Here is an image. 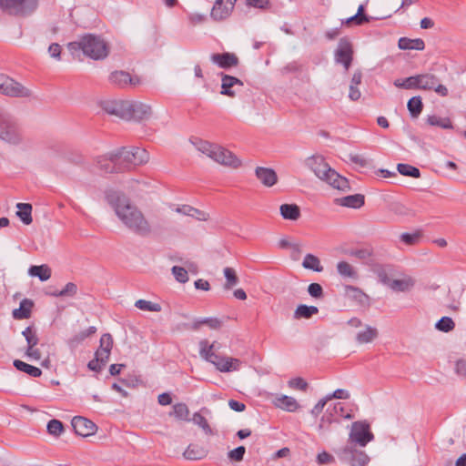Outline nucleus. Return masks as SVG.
Masks as SVG:
<instances>
[{"label":"nucleus","instance_id":"nucleus-1","mask_svg":"<svg viewBox=\"0 0 466 466\" xmlns=\"http://www.w3.org/2000/svg\"><path fill=\"white\" fill-rule=\"evenodd\" d=\"M105 199L118 219L132 232L143 236L146 219L142 210L131 202L126 194L114 188L104 191Z\"/></svg>","mask_w":466,"mask_h":466},{"label":"nucleus","instance_id":"nucleus-2","mask_svg":"<svg viewBox=\"0 0 466 466\" xmlns=\"http://www.w3.org/2000/svg\"><path fill=\"white\" fill-rule=\"evenodd\" d=\"M98 106L106 114L127 122L138 123L146 116V106L140 101L106 98L98 101Z\"/></svg>","mask_w":466,"mask_h":466},{"label":"nucleus","instance_id":"nucleus-3","mask_svg":"<svg viewBox=\"0 0 466 466\" xmlns=\"http://www.w3.org/2000/svg\"><path fill=\"white\" fill-rule=\"evenodd\" d=\"M126 149L127 147H120L99 157L96 161L98 168L106 174H112L123 172L136 165L137 152Z\"/></svg>","mask_w":466,"mask_h":466},{"label":"nucleus","instance_id":"nucleus-4","mask_svg":"<svg viewBox=\"0 0 466 466\" xmlns=\"http://www.w3.org/2000/svg\"><path fill=\"white\" fill-rule=\"evenodd\" d=\"M68 50L75 55L77 51L94 60H102L108 56V46L100 36L86 34L77 41L70 42L67 45Z\"/></svg>","mask_w":466,"mask_h":466},{"label":"nucleus","instance_id":"nucleus-5","mask_svg":"<svg viewBox=\"0 0 466 466\" xmlns=\"http://www.w3.org/2000/svg\"><path fill=\"white\" fill-rule=\"evenodd\" d=\"M198 345L200 357L213 364L218 371L226 373L239 370L241 361L236 358L218 355L215 350H218V347L215 342L209 344L207 339H202Z\"/></svg>","mask_w":466,"mask_h":466},{"label":"nucleus","instance_id":"nucleus-6","mask_svg":"<svg viewBox=\"0 0 466 466\" xmlns=\"http://www.w3.org/2000/svg\"><path fill=\"white\" fill-rule=\"evenodd\" d=\"M0 140L12 145L24 144L27 137L17 123L9 114L0 107Z\"/></svg>","mask_w":466,"mask_h":466},{"label":"nucleus","instance_id":"nucleus-7","mask_svg":"<svg viewBox=\"0 0 466 466\" xmlns=\"http://www.w3.org/2000/svg\"><path fill=\"white\" fill-rule=\"evenodd\" d=\"M37 5L38 0H0V7L5 13L18 17L31 15Z\"/></svg>","mask_w":466,"mask_h":466},{"label":"nucleus","instance_id":"nucleus-8","mask_svg":"<svg viewBox=\"0 0 466 466\" xmlns=\"http://www.w3.org/2000/svg\"><path fill=\"white\" fill-rule=\"evenodd\" d=\"M198 151L220 165L237 168L241 161L228 147H198Z\"/></svg>","mask_w":466,"mask_h":466},{"label":"nucleus","instance_id":"nucleus-9","mask_svg":"<svg viewBox=\"0 0 466 466\" xmlns=\"http://www.w3.org/2000/svg\"><path fill=\"white\" fill-rule=\"evenodd\" d=\"M335 452L339 461L348 466H365L370 462V457L365 451L350 445H346Z\"/></svg>","mask_w":466,"mask_h":466},{"label":"nucleus","instance_id":"nucleus-10","mask_svg":"<svg viewBox=\"0 0 466 466\" xmlns=\"http://www.w3.org/2000/svg\"><path fill=\"white\" fill-rule=\"evenodd\" d=\"M0 94L11 97H29L32 92L15 79L0 74Z\"/></svg>","mask_w":466,"mask_h":466},{"label":"nucleus","instance_id":"nucleus-11","mask_svg":"<svg viewBox=\"0 0 466 466\" xmlns=\"http://www.w3.org/2000/svg\"><path fill=\"white\" fill-rule=\"evenodd\" d=\"M349 440L350 442H354L360 447H365L370 441L374 440V435L370 431V424L361 420L353 422Z\"/></svg>","mask_w":466,"mask_h":466},{"label":"nucleus","instance_id":"nucleus-12","mask_svg":"<svg viewBox=\"0 0 466 466\" xmlns=\"http://www.w3.org/2000/svg\"><path fill=\"white\" fill-rule=\"evenodd\" d=\"M108 81L112 86L121 89L136 87L142 83L139 76H131L128 72L123 70H116L110 73Z\"/></svg>","mask_w":466,"mask_h":466},{"label":"nucleus","instance_id":"nucleus-13","mask_svg":"<svg viewBox=\"0 0 466 466\" xmlns=\"http://www.w3.org/2000/svg\"><path fill=\"white\" fill-rule=\"evenodd\" d=\"M418 89L422 90H434L441 96H447L449 92L448 88L441 85L435 75L422 74L418 75Z\"/></svg>","mask_w":466,"mask_h":466},{"label":"nucleus","instance_id":"nucleus-14","mask_svg":"<svg viewBox=\"0 0 466 466\" xmlns=\"http://www.w3.org/2000/svg\"><path fill=\"white\" fill-rule=\"evenodd\" d=\"M352 59L353 48L351 43L346 38L339 39L335 51L336 63L342 64L345 70L347 71L351 65Z\"/></svg>","mask_w":466,"mask_h":466},{"label":"nucleus","instance_id":"nucleus-15","mask_svg":"<svg viewBox=\"0 0 466 466\" xmlns=\"http://www.w3.org/2000/svg\"><path fill=\"white\" fill-rule=\"evenodd\" d=\"M320 179L326 181L332 187L338 190L344 192L350 190L349 180L346 177L340 176L331 167L329 169H326L325 176H322Z\"/></svg>","mask_w":466,"mask_h":466},{"label":"nucleus","instance_id":"nucleus-16","mask_svg":"<svg viewBox=\"0 0 466 466\" xmlns=\"http://www.w3.org/2000/svg\"><path fill=\"white\" fill-rule=\"evenodd\" d=\"M320 179L326 181L332 187L338 190L344 192L350 190L349 180L346 177L340 176L331 167L329 169H326L325 176H322Z\"/></svg>","mask_w":466,"mask_h":466},{"label":"nucleus","instance_id":"nucleus-17","mask_svg":"<svg viewBox=\"0 0 466 466\" xmlns=\"http://www.w3.org/2000/svg\"><path fill=\"white\" fill-rule=\"evenodd\" d=\"M71 423L75 432L82 437L91 436L96 431V424L85 417L76 416Z\"/></svg>","mask_w":466,"mask_h":466},{"label":"nucleus","instance_id":"nucleus-18","mask_svg":"<svg viewBox=\"0 0 466 466\" xmlns=\"http://www.w3.org/2000/svg\"><path fill=\"white\" fill-rule=\"evenodd\" d=\"M221 94L233 97L243 87V82L232 76L222 74Z\"/></svg>","mask_w":466,"mask_h":466},{"label":"nucleus","instance_id":"nucleus-19","mask_svg":"<svg viewBox=\"0 0 466 466\" xmlns=\"http://www.w3.org/2000/svg\"><path fill=\"white\" fill-rule=\"evenodd\" d=\"M234 5L231 3H228L225 0H216L211 12L210 16L215 21H222L230 16Z\"/></svg>","mask_w":466,"mask_h":466},{"label":"nucleus","instance_id":"nucleus-20","mask_svg":"<svg viewBox=\"0 0 466 466\" xmlns=\"http://www.w3.org/2000/svg\"><path fill=\"white\" fill-rule=\"evenodd\" d=\"M113 347V338L110 334H103L100 338V345L95 353L97 360H100L102 365H106L109 360L111 350Z\"/></svg>","mask_w":466,"mask_h":466},{"label":"nucleus","instance_id":"nucleus-21","mask_svg":"<svg viewBox=\"0 0 466 466\" xmlns=\"http://www.w3.org/2000/svg\"><path fill=\"white\" fill-rule=\"evenodd\" d=\"M255 176L259 182L266 187H271L278 183V175L273 168L257 167Z\"/></svg>","mask_w":466,"mask_h":466},{"label":"nucleus","instance_id":"nucleus-22","mask_svg":"<svg viewBox=\"0 0 466 466\" xmlns=\"http://www.w3.org/2000/svg\"><path fill=\"white\" fill-rule=\"evenodd\" d=\"M305 165L313 171L319 178L325 176L326 169L330 168L321 155H313L308 157L305 160Z\"/></svg>","mask_w":466,"mask_h":466},{"label":"nucleus","instance_id":"nucleus-23","mask_svg":"<svg viewBox=\"0 0 466 466\" xmlns=\"http://www.w3.org/2000/svg\"><path fill=\"white\" fill-rule=\"evenodd\" d=\"M210 59L214 64L225 69L236 66L238 64V58L232 53L213 54Z\"/></svg>","mask_w":466,"mask_h":466},{"label":"nucleus","instance_id":"nucleus-24","mask_svg":"<svg viewBox=\"0 0 466 466\" xmlns=\"http://www.w3.org/2000/svg\"><path fill=\"white\" fill-rule=\"evenodd\" d=\"M175 210L179 214L194 218L198 221H207L209 218V215L208 213L189 205L177 206Z\"/></svg>","mask_w":466,"mask_h":466},{"label":"nucleus","instance_id":"nucleus-25","mask_svg":"<svg viewBox=\"0 0 466 466\" xmlns=\"http://www.w3.org/2000/svg\"><path fill=\"white\" fill-rule=\"evenodd\" d=\"M336 203L341 207L360 208L365 203V197L362 194L349 195L336 199Z\"/></svg>","mask_w":466,"mask_h":466},{"label":"nucleus","instance_id":"nucleus-26","mask_svg":"<svg viewBox=\"0 0 466 466\" xmlns=\"http://www.w3.org/2000/svg\"><path fill=\"white\" fill-rule=\"evenodd\" d=\"M340 158L346 163H350L359 167H366L370 164V159L364 155L354 154L347 151L340 153Z\"/></svg>","mask_w":466,"mask_h":466},{"label":"nucleus","instance_id":"nucleus-27","mask_svg":"<svg viewBox=\"0 0 466 466\" xmlns=\"http://www.w3.org/2000/svg\"><path fill=\"white\" fill-rule=\"evenodd\" d=\"M208 455V451L198 444H189L183 453L185 459L189 461H198Z\"/></svg>","mask_w":466,"mask_h":466},{"label":"nucleus","instance_id":"nucleus-28","mask_svg":"<svg viewBox=\"0 0 466 466\" xmlns=\"http://www.w3.org/2000/svg\"><path fill=\"white\" fill-rule=\"evenodd\" d=\"M274 404L276 407L289 412H294L299 408V403L296 399L287 395H281L276 398Z\"/></svg>","mask_w":466,"mask_h":466},{"label":"nucleus","instance_id":"nucleus-29","mask_svg":"<svg viewBox=\"0 0 466 466\" xmlns=\"http://www.w3.org/2000/svg\"><path fill=\"white\" fill-rule=\"evenodd\" d=\"M398 46L401 50L421 51L425 48V44L420 38L410 39L408 37H400L398 42Z\"/></svg>","mask_w":466,"mask_h":466},{"label":"nucleus","instance_id":"nucleus-30","mask_svg":"<svg viewBox=\"0 0 466 466\" xmlns=\"http://www.w3.org/2000/svg\"><path fill=\"white\" fill-rule=\"evenodd\" d=\"M362 80V73L360 70H357L354 72L350 84V91L349 97L352 101H357L360 98L361 93L358 89V86L360 85Z\"/></svg>","mask_w":466,"mask_h":466},{"label":"nucleus","instance_id":"nucleus-31","mask_svg":"<svg viewBox=\"0 0 466 466\" xmlns=\"http://www.w3.org/2000/svg\"><path fill=\"white\" fill-rule=\"evenodd\" d=\"M379 335L378 329L374 327L366 325L365 329L357 333L356 341L359 344L372 342Z\"/></svg>","mask_w":466,"mask_h":466},{"label":"nucleus","instance_id":"nucleus-32","mask_svg":"<svg viewBox=\"0 0 466 466\" xmlns=\"http://www.w3.org/2000/svg\"><path fill=\"white\" fill-rule=\"evenodd\" d=\"M337 271L339 275L343 279L356 280L359 278L358 271L346 261L338 262Z\"/></svg>","mask_w":466,"mask_h":466},{"label":"nucleus","instance_id":"nucleus-33","mask_svg":"<svg viewBox=\"0 0 466 466\" xmlns=\"http://www.w3.org/2000/svg\"><path fill=\"white\" fill-rule=\"evenodd\" d=\"M279 211L282 218L287 220H297L300 217V209L296 204H282Z\"/></svg>","mask_w":466,"mask_h":466},{"label":"nucleus","instance_id":"nucleus-34","mask_svg":"<svg viewBox=\"0 0 466 466\" xmlns=\"http://www.w3.org/2000/svg\"><path fill=\"white\" fill-rule=\"evenodd\" d=\"M318 312L319 309L316 306H308L306 304H300L295 309L293 318L296 319H310L313 315H316Z\"/></svg>","mask_w":466,"mask_h":466},{"label":"nucleus","instance_id":"nucleus-35","mask_svg":"<svg viewBox=\"0 0 466 466\" xmlns=\"http://www.w3.org/2000/svg\"><path fill=\"white\" fill-rule=\"evenodd\" d=\"M28 274L32 277H37L41 281H46L51 277V268L46 264L31 266Z\"/></svg>","mask_w":466,"mask_h":466},{"label":"nucleus","instance_id":"nucleus-36","mask_svg":"<svg viewBox=\"0 0 466 466\" xmlns=\"http://www.w3.org/2000/svg\"><path fill=\"white\" fill-rule=\"evenodd\" d=\"M17 217L21 219V221L25 224L29 225L32 223V205L28 203H17L16 204Z\"/></svg>","mask_w":466,"mask_h":466},{"label":"nucleus","instance_id":"nucleus-37","mask_svg":"<svg viewBox=\"0 0 466 466\" xmlns=\"http://www.w3.org/2000/svg\"><path fill=\"white\" fill-rule=\"evenodd\" d=\"M302 267L306 269L313 270L315 272H322L323 267L319 258L313 254H307L302 261Z\"/></svg>","mask_w":466,"mask_h":466},{"label":"nucleus","instance_id":"nucleus-38","mask_svg":"<svg viewBox=\"0 0 466 466\" xmlns=\"http://www.w3.org/2000/svg\"><path fill=\"white\" fill-rule=\"evenodd\" d=\"M208 325L212 329H218L221 327L222 321L215 317L197 319L191 325L192 329H198L201 325Z\"/></svg>","mask_w":466,"mask_h":466},{"label":"nucleus","instance_id":"nucleus-39","mask_svg":"<svg viewBox=\"0 0 466 466\" xmlns=\"http://www.w3.org/2000/svg\"><path fill=\"white\" fill-rule=\"evenodd\" d=\"M96 332V328L95 326H91L88 329L80 331L79 333L76 334L68 340L69 347H71V348L76 347L81 342H83L86 338L92 336Z\"/></svg>","mask_w":466,"mask_h":466},{"label":"nucleus","instance_id":"nucleus-40","mask_svg":"<svg viewBox=\"0 0 466 466\" xmlns=\"http://www.w3.org/2000/svg\"><path fill=\"white\" fill-rule=\"evenodd\" d=\"M390 288L394 291L405 292L414 286V280L411 278L404 279H394L389 284Z\"/></svg>","mask_w":466,"mask_h":466},{"label":"nucleus","instance_id":"nucleus-41","mask_svg":"<svg viewBox=\"0 0 466 466\" xmlns=\"http://www.w3.org/2000/svg\"><path fill=\"white\" fill-rule=\"evenodd\" d=\"M14 366L20 371H23L34 378H38L41 376L42 371L39 368L29 365L22 360H15L14 361Z\"/></svg>","mask_w":466,"mask_h":466},{"label":"nucleus","instance_id":"nucleus-42","mask_svg":"<svg viewBox=\"0 0 466 466\" xmlns=\"http://www.w3.org/2000/svg\"><path fill=\"white\" fill-rule=\"evenodd\" d=\"M171 415L179 420L190 421L189 410L186 403L179 402L173 405Z\"/></svg>","mask_w":466,"mask_h":466},{"label":"nucleus","instance_id":"nucleus-43","mask_svg":"<svg viewBox=\"0 0 466 466\" xmlns=\"http://www.w3.org/2000/svg\"><path fill=\"white\" fill-rule=\"evenodd\" d=\"M397 170L400 175L404 177H410L414 178H419L420 177V169L409 164L399 163L397 165Z\"/></svg>","mask_w":466,"mask_h":466},{"label":"nucleus","instance_id":"nucleus-44","mask_svg":"<svg viewBox=\"0 0 466 466\" xmlns=\"http://www.w3.org/2000/svg\"><path fill=\"white\" fill-rule=\"evenodd\" d=\"M190 421L201 428L206 434L210 435L213 433L208 420L200 412H195L192 418H190Z\"/></svg>","mask_w":466,"mask_h":466},{"label":"nucleus","instance_id":"nucleus-45","mask_svg":"<svg viewBox=\"0 0 466 466\" xmlns=\"http://www.w3.org/2000/svg\"><path fill=\"white\" fill-rule=\"evenodd\" d=\"M408 110L411 116L417 117L422 111V101L420 96H413L408 101Z\"/></svg>","mask_w":466,"mask_h":466},{"label":"nucleus","instance_id":"nucleus-46","mask_svg":"<svg viewBox=\"0 0 466 466\" xmlns=\"http://www.w3.org/2000/svg\"><path fill=\"white\" fill-rule=\"evenodd\" d=\"M31 306L32 303L30 301H28L27 299H24L20 303V308L13 311L14 318L18 319L28 318L30 314Z\"/></svg>","mask_w":466,"mask_h":466},{"label":"nucleus","instance_id":"nucleus-47","mask_svg":"<svg viewBox=\"0 0 466 466\" xmlns=\"http://www.w3.org/2000/svg\"><path fill=\"white\" fill-rule=\"evenodd\" d=\"M350 256L362 260L366 264H370L372 251L369 248H356L350 251Z\"/></svg>","mask_w":466,"mask_h":466},{"label":"nucleus","instance_id":"nucleus-48","mask_svg":"<svg viewBox=\"0 0 466 466\" xmlns=\"http://www.w3.org/2000/svg\"><path fill=\"white\" fill-rule=\"evenodd\" d=\"M455 328L451 318L444 316L435 323V329L442 332H450Z\"/></svg>","mask_w":466,"mask_h":466},{"label":"nucleus","instance_id":"nucleus-49","mask_svg":"<svg viewBox=\"0 0 466 466\" xmlns=\"http://www.w3.org/2000/svg\"><path fill=\"white\" fill-rule=\"evenodd\" d=\"M27 342V348L35 347L39 341L36 331L32 327H27L22 332Z\"/></svg>","mask_w":466,"mask_h":466},{"label":"nucleus","instance_id":"nucleus-50","mask_svg":"<svg viewBox=\"0 0 466 466\" xmlns=\"http://www.w3.org/2000/svg\"><path fill=\"white\" fill-rule=\"evenodd\" d=\"M389 210L400 216H409L412 214L410 209H409L405 205L399 201L390 203Z\"/></svg>","mask_w":466,"mask_h":466},{"label":"nucleus","instance_id":"nucleus-51","mask_svg":"<svg viewBox=\"0 0 466 466\" xmlns=\"http://www.w3.org/2000/svg\"><path fill=\"white\" fill-rule=\"evenodd\" d=\"M224 276L226 278V289H231L233 286L237 285L238 282V279L236 275L235 270L232 268H224Z\"/></svg>","mask_w":466,"mask_h":466},{"label":"nucleus","instance_id":"nucleus-52","mask_svg":"<svg viewBox=\"0 0 466 466\" xmlns=\"http://www.w3.org/2000/svg\"><path fill=\"white\" fill-rule=\"evenodd\" d=\"M171 272L176 280L179 283H186L188 281V273L184 268L174 266L171 268Z\"/></svg>","mask_w":466,"mask_h":466},{"label":"nucleus","instance_id":"nucleus-53","mask_svg":"<svg viewBox=\"0 0 466 466\" xmlns=\"http://www.w3.org/2000/svg\"><path fill=\"white\" fill-rule=\"evenodd\" d=\"M427 121L431 126L441 127L442 128H451L452 127L449 118H442L437 116H430Z\"/></svg>","mask_w":466,"mask_h":466},{"label":"nucleus","instance_id":"nucleus-54","mask_svg":"<svg viewBox=\"0 0 466 466\" xmlns=\"http://www.w3.org/2000/svg\"><path fill=\"white\" fill-rule=\"evenodd\" d=\"M64 431L63 423L58 420H51L47 423V431L49 434L54 436H59Z\"/></svg>","mask_w":466,"mask_h":466},{"label":"nucleus","instance_id":"nucleus-55","mask_svg":"<svg viewBox=\"0 0 466 466\" xmlns=\"http://www.w3.org/2000/svg\"><path fill=\"white\" fill-rule=\"evenodd\" d=\"M246 453V448L244 446H238L228 452V458L231 461H242Z\"/></svg>","mask_w":466,"mask_h":466},{"label":"nucleus","instance_id":"nucleus-56","mask_svg":"<svg viewBox=\"0 0 466 466\" xmlns=\"http://www.w3.org/2000/svg\"><path fill=\"white\" fill-rule=\"evenodd\" d=\"M364 5H360L359 7H358V11H357V16H360V18H362V21H365L366 23H369L371 19H385V18H389L391 16V14L390 13H385V14H381V15H379L377 16H368L366 15H364Z\"/></svg>","mask_w":466,"mask_h":466},{"label":"nucleus","instance_id":"nucleus-57","mask_svg":"<svg viewBox=\"0 0 466 466\" xmlns=\"http://www.w3.org/2000/svg\"><path fill=\"white\" fill-rule=\"evenodd\" d=\"M308 293L314 299H320L324 295L323 289L319 283L309 284L308 286Z\"/></svg>","mask_w":466,"mask_h":466},{"label":"nucleus","instance_id":"nucleus-58","mask_svg":"<svg viewBox=\"0 0 466 466\" xmlns=\"http://www.w3.org/2000/svg\"><path fill=\"white\" fill-rule=\"evenodd\" d=\"M420 237V233L405 232L400 235V240L407 245H414L419 241Z\"/></svg>","mask_w":466,"mask_h":466},{"label":"nucleus","instance_id":"nucleus-59","mask_svg":"<svg viewBox=\"0 0 466 466\" xmlns=\"http://www.w3.org/2000/svg\"><path fill=\"white\" fill-rule=\"evenodd\" d=\"M77 292V286L73 282H68L65 288L58 291L57 295H61L63 297H73Z\"/></svg>","mask_w":466,"mask_h":466},{"label":"nucleus","instance_id":"nucleus-60","mask_svg":"<svg viewBox=\"0 0 466 466\" xmlns=\"http://www.w3.org/2000/svg\"><path fill=\"white\" fill-rule=\"evenodd\" d=\"M350 392L343 389H338L334 390L332 393L328 394L326 396L328 401L331 399H339V400H347L350 398Z\"/></svg>","mask_w":466,"mask_h":466},{"label":"nucleus","instance_id":"nucleus-61","mask_svg":"<svg viewBox=\"0 0 466 466\" xmlns=\"http://www.w3.org/2000/svg\"><path fill=\"white\" fill-rule=\"evenodd\" d=\"M289 387L300 390H306L308 389V383L302 378H295L289 381Z\"/></svg>","mask_w":466,"mask_h":466},{"label":"nucleus","instance_id":"nucleus-62","mask_svg":"<svg viewBox=\"0 0 466 466\" xmlns=\"http://www.w3.org/2000/svg\"><path fill=\"white\" fill-rule=\"evenodd\" d=\"M344 408L340 403H336L334 405H329L327 409V413L330 416H343Z\"/></svg>","mask_w":466,"mask_h":466},{"label":"nucleus","instance_id":"nucleus-63","mask_svg":"<svg viewBox=\"0 0 466 466\" xmlns=\"http://www.w3.org/2000/svg\"><path fill=\"white\" fill-rule=\"evenodd\" d=\"M328 402V400L327 398H323L321 400H319L316 405L312 408V410H310V413L312 416L314 417H318L323 410L324 407L326 406Z\"/></svg>","mask_w":466,"mask_h":466},{"label":"nucleus","instance_id":"nucleus-64","mask_svg":"<svg viewBox=\"0 0 466 466\" xmlns=\"http://www.w3.org/2000/svg\"><path fill=\"white\" fill-rule=\"evenodd\" d=\"M455 373L462 378H466V360H458L455 362Z\"/></svg>","mask_w":466,"mask_h":466}]
</instances>
